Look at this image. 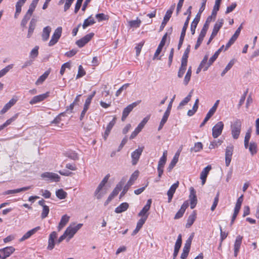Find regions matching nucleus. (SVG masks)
<instances>
[{
    "mask_svg": "<svg viewBox=\"0 0 259 259\" xmlns=\"http://www.w3.org/2000/svg\"><path fill=\"white\" fill-rule=\"evenodd\" d=\"M178 161V160H177L176 157H173L171 161L170 162L167 167V170L168 171H170L172 170V169L174 167V166L176 165Z\"/></svg>",
    "mask_w": 259,
    "mask_h": 259,
    "instance_id": "nucleus-58",
    "label": "nucleus"
},
{
    "mask_svg": "<svg viewBox=\"0 0 259 259\" xmlns=\"http://www.w3.org/2000/svg\"><path fill=\"white\" fill-rule=\"evenodd\" d=\"M141 21L140 19H137L135 20H132L128 22L129 25L131 27L138 28L140 26Z\"/></svg>",
    "mask_w": 259,
    "mask_h": 259,
    "instance_id": "nucleus-47",
    "label": "nucleus"
},
{
    "mask_svg": "<svg viewBox=\"0 0 259 259\" xmlns=\"http://www.w3.org/2000/svg\"><path fill=\"white\" fill-rule=\"evenodd\" d=\"M18 117V114H16L12 117L11 118L8 119L4 124L3 126L5 127L10 124L12 122L14 121Z\"/></svg>",
    "mask_w": 259,
    "mask_h": 259,
    "instance_id": "nucleus-59",
    "label": "nucleus"
},
{
    "mask_svg": "<svg viewBox=\"0 0 259 259\" xmlns=\"http://www.w3.org/2000/svg\"><path fill=\"white\" fill-rule=\"evenodd\" d=\"M179 185V181H177L176 183H174L167 192V195L168 196V202H170L171 201L173 195L175 193L176 189L178 188Z\"/></svg>",
    "mask_w": 259,
    "mask_h": 259,
    "instance_id": "nucleus-17",
    "label": "nucleus"
},
{
    "mask_svg": "<svg viewBox=\"0 0 259 259\" xmlns=\"http://www.w3.org/2000/svg\"><path fill=\"white\" fill-rule=\"evenodd\" d=\"M206 34L200 32L199 35L198 36L196 44L195 46V49L196 50L198 48V47L200 46L202 41L203 40V38Z\"/></svg>",
    "mask_w": 259,
    "mask_h": 259,
    "instance_id": "nucleus-49",
    "label": "nucleus"
},
{
    "mask_svg": "<svg viewBox=\"0 0 259 259\" xmlns=\"http://www.w3.org/2000/svg\"><path fill=\"white\" fill-rule=\"evenodd\" d=\"M196 218V214L194 212L189 215L187 220V223L186 225V228H189L192 226V225L194 223Z\"/></svg>",
    "mask_w": 259,
    "mask_h": 259,
    "instance_id": "nucleus-39",
    "label": "nucleus"
},
{
    "mask_svg": "<svg viewBox=\"0 0 259 259\" xmlns=\"http://www.w3.org/2000/svg\"><path fill=\"white\" fill-rule=\"evenodd\" d=\"M189 20H190V17H187V19H186V21H185V22L184 23L183 27L182 28L181 34L185 35L186 31L187 28L188 27V24H189Z\"/></svg>",
    "mask_w": 259,
    "mask_h": 259,
    "instance_id": "nucleus-62",
    "label": "nucleus"
},
{
    "mask_svg": "<svg viewBox=\"0 0 259 259\" xmlns=\"http://www.w3.org/2000/svg\"><path fill=\"white\" fill-rule=\"evenodd\" d=\"M169 114H170V112H168L166 111H165V112L163 115V117L160 121L159 127L158 128V131H160L162 128L163 125L167 121V119L169 116Z\"/></svg>",
    "mask_w": 259,
    "mask_h": 259,
    "instance_id": "nucleus-32",
    "label": "nucleus"
},
{
    "mask_svg": "<svg viewBox=\"0 0 259 259\" xmlns=\"http://www.w3.org/2000/svg\"><path fill=\"white\" fill-rule=\"evenodd\" d=\"M107 193L106 189L104 187L98 185L94 192V196L98 200L101 199Z\"/></svg>",
    "mask_w": 259,
    "mask_h": 259,
    "instance_id": "nucleus-14",
    "label": "nucleus"
},
{
    "mask_svg": "<svg viewBox=\"0 0 259 259\" xmlns=\"http://www.w3.org/2000/svg\"><path fill=\"white\" fill-rule=\"evenodd\" d=\"M70 64L69 62H66V63H64L61 67V69H60V73L62 75H63V74L64 73V72L65 71V69L66 68H69L70 69Z\"/></svg>",
    "mask_w": 259,
    "mask_h": 259,
    "instance_id": "nucleus-60",
    "label": "nucleus"
},
{
    "mask_svg": "<svg viewBox=\"0 0 259 259\" xmlns=\"http://www.w3.org/2000/svg\"><path fill=\"white\" fill-rule=\"evenodd\" d=\"M27 0H18L16 4V12L15 16L19 15L21 12L22 7L24 5Z\"/></svg>",
    "mask_w": 259,
    "mask_h": 259,
    "instance_id": "nucleus-30",
    "label": "nucleus"
},
{
    "mask_svg": "<svg viewBox=\"0 0 259 259\" xmlns=\"http://www.w3.org/2000/svg\"><path fill=\"white\" fill-rule=\"evenodd\" d=\"M190 51V46L189 45L185 51V52L182 56L181 62L187 63V59L188 55Z\"/></svg>",
    "mask_w": 259,
    "mask_h": 259,
    "instance_id": "nucleus-42",
    "label": "nucleus"
},
{
    "mask_svg": "<svg viewBox=\"0 0 259 259\" xmlns=\"http://www.w3.org/2000/svg\"><path fill=\"white\" fill-rule=\"evenodd\" d=\"M94 36V33L93 32L90 33L85 35L84 37L76 41V45L79 48H82L89 42L93 37Z\"/></svg>",
    "mask_w": 259,
    "mask_h": 259,
    "instance_id": "nucleus-7",
    "label": "nucleus"
},
{
    "mask_svg": "<svg viewBox=\"0 0 259 259\" xmlns=\"http://www.w3.org/2000/svg\"><path fill=\"white\" fill-rule=\"evenodd\" d=\"M143 147L139 148L133 151L131 154L132 157V163L133 165H135L137 164L140 156L143 151Z\"/></svg>",
    "mask_w": 259,
    "mask_h": 259,
    "instance_id": "nucleus-8",
    "label": "nucleus"
},
{
    "mask_svg": "<svg viewBox=\"0 0 259 259\" xmlns=\"http://www.w3.org/2000/svg\"><path fill=\"white\" fill-rule=\"evenodd\" d=\"M140 103V101L135 102L124 108L121 117V120L124 121L133 109Z\"/></svg>",
    "mask_w": 259,
    "mask_h": 259,
    "instance_id": "nucleus-6",
    "label": "nucleus"
},
{
    "mask_svg": "<svg viewBox=\"0 0 259 259\" xmlns=\"http://www.w3.org/2000/svg\"><path fill=\"white\" fill-rule=\"evenodd\" d=\"M224 48V46L223 45L218 51L215 52L214 55L209 60V65H211L214 62Z\"/></svg>",
    "mask_w": 259,
    "mask_h": 259,
    "instance_id": "nucleus-36",
    "label": "nucleus"
},
{
    "mask_svg": "<svg viewBox=\"0 0 259 259\" xmlns=\"http://www.w3.org/2000/svg\"><path fill=\"white\" fill-rule=\"evenodd\" d=\"M13 67V65L10 64L2 69L0 71V78L4 76Z\"/></svg>",
    "mask_w": 259,
    "mask_h": 259,
    "instance_id": "nucleus-51",
    "label": "nucleus"
},
{
    "mask_svg": "<svg viewBox=\"0 0 259 259\" xmlns=\"http://www.w3.org/2000/svg\"><path fill=\"white\" fill-rule=\"evenodd\" d=\"M57 233L55 231H53L50 234L48 240V249L52 250L54 248L55 246V240L57 238Z\"/></svg>",
    "mask_w": 259,
    "mask_h": 259,
    "instance_id": "nucleus-18",
    "label": "nucleus"
},
{
    "mask_svg": "<svg viewBox=\"0 0 259 259\" xmlns=\"http://www.w3.org/2000/svg\"><path fill=\"white\" fill-rule=\"evenodd\" d=\"M115 122H116V118L114 117L113 118V119L107 125L106 130H105V132L103 135V138L105 140H106L108 136H109V135L111 132V129L114 125Z\"/></svg>",
    "mask_w": 259,
    "mask_h": 259,
    "instance_id": "nucleus-19",
    "label": "nucleus"
},
{
    "mask_svg": "<svg viewBox=\"0 0 259 259\" xmlns=\"http://www.w3.org/2000/svg\"><path fill=\"white\" fill-rule=\"evenodd\" d=\"M41 177L43 178L54 181L55 182H59L60 179L58 175L55 173L49 172L42 173L41 175Z\"/></svg>",
    "mask_w": 259,
    "mask_h": 259,
    "instance_id": "nucleus-15",
    "label": "nucleus"
},
{
    "mask_svg": "<svg viewBox=\"0 0 259 259\" xmlns=\"http://www.w3.org/2000/svg\"><path fill=\"white\" fill-rule=\"evenodd\" d=\"M237 37L233 35L231 38L230 39L228 43L226 44L225 50H227L230 46L233 45L237 39Z\"/></svg>",
    "mask_w": 259,
    "mask_h": 259,
    "instance_id": "nucleus-57",
    "label": "nucleus"
},
{
    "mask_svg": "<svg viewBox=\"0 0 259 259\" xmlns=\"http://www.w3.org/2000/svg\"><path fill=\"white\" fill-rule=\"evenodd\" d=\"M243 236L241 235H238L235 239L234 244V255L236 257L239 251L241 245L242 244Z\"/></svg>",
    "mask_w": 259,
    "mask_h": 259,
    "instance_id": "nucleus-13",
    "label": "nucleus"
},
{
    "mask_svg": "<svg viewBox=\"0 0 259 259\" xmlns=\"http://www.w3.org/2000/svg\"><path fill=\"white\" fill-rule=\"evenodd\" d=\"M49 93L47 92L45 94L39 95L33 97L32 99L29 101V103L31 105L35 104L37 103L41 102L45 100L49 97Z\"/></svg>",
    "mask_w": 259,
    "mask_h": 259,
    "instance_id": "nucleus-11",
    "label": "nucleus"
},
{
    "mask_svg": "<svg viewBox=\"0 0 259 259\" xmlns=\"http://www.w3.org/2000/svg\"><path fill=\"white\" fill-rule=\"evenodd\" d=\"M85 74V72L82 66L81 65H79L78 67V73H77V74L76 77V79H78L80 77H82Z\"/></svg>",
    "mask_w": 259,
    "mask_h": 259,
    "instance_id": "nucleus-56",
    "label": "nucleus"
},
{
    "mask_svg": "<svg viewBox=\"0 0 259 259\" xmlns=\"http://www.w3.org/2000/svg\"><path fill=\"white\" fill-rule=\"evenodd\" d=\"M145 218L140 219L138 221V222L137 224L136 228L133 231V232L132 234V235L135 236V235H136L138 233V232L140 231V230L142 228L143 225L145 224Z\"/></svg>",
    "mask_w": 259,
    "mask_h": 259,
    "instance_id": "nucleus-29",
    "label": "nucleus"
},
{
    "mask_svg": "<svg viewBox=\"0 0 259 259\" xmlns=\"http://www.w3.org/2000/svg\"><path fill=\"white\" fill-rule=\"evenodd\" d=\"M95 94H96V92L94 91L92 94L90 95L88 97L87 99L85 100V103L84 104V106L89 107L91 103V101H92V99L93 98V97H94Z\"/></svg>",
    "mask_w": 259,
    "mask_h": 259,
    "instance_id": "nucleus-55",
    "label": "nucleus"
},
{
    "mask_svg": "<svg viewBox=\"0 0 259 259\" xmlns=\"http://www.w3.org/2000/svg\"><path fill=\"white\" fill-rule=\"evenodd\" d=\"M223 24V20L221 19L219 20L214 24V26L213 27L212 32L211 33H212L213 35H217L218 32L220 30V28L222 27Z\"/></svg>",
    "mask_w": 259,
    "mask_h": 259,
    "instance_id": "nucleus-27",
    "label": "nucleus"
},
{
    "mask_svg": "<svg viewBox=\"0 0 259 259\" xmlns=\"http://www.w3.org/2000/svg\"><path fill=\"white\" fill-rule=\"evenodd\" d=\"M62 32V28L61 27H58L55 29L49 42V46L52 47L57 44L61 36Z\"/></svg>",
    "mask_w": 259,
    "mask_h": 259,
    "instance_id": "nucleus-4",
    "label": "nucleus"
},
{
    "mask_svg": "<svg viewBox=\"0 0 259 259\" xmlns=\"http://www.w3.org/2000/svg\"><path fill=\"white\" fill-rule=\"evenodd\" d=\"M139 175V170H135L131 175L130 180L127 184L123 187L122 191L120 194L119 198L122 197L125 193L127 192L130 187L134 184V182L137 179Z\"/></svg>",
    "mask_w": 259,
    "mask_h": 259,
    "instance_id": "nucleus-1",
    "label": "nucleus"
},
{
    "mask_svg": "<svg viewBox=\"0 0 259 259\" xmlns=\"http://www.w3.org/2000/svg\"><path fill=\"white\" fill-rule=\"evenodd\" d=\"M15 250V248L12 246L6 247L0 249V258H6L12 254Z\"/></svg>",
    "mask_w": 259,
    "mask_h": 259,
    "instance_id": "nucleus-9",
    "label": "nucleus"
},
{
    "mask_svg": "<svg viewBox=\"0 0 259 259\" xmlns=\"http://www.w3.org/2000/svg\"><path fill=\"white\" fill-rule=\"evenodd\" d=\"M167 33H166L162 37V39L160 41V44H159L158 48H157L156 52L154 54V57L153 59H155L158 55L160 54V52H161V50L162 49V48L165 45L166 37H167Z\"/></svg>",
    "mask_w": 259,
    "mask_h": 259,
    "instance_id": "nucleus-16",
    "label": "nucleus"
},
{
    "mask_svg": "<svg viewBox=\"0 0 259 259\" xmlns=\"http://www.w3.org/2000/svg\"><path fill=\"white\" fill-rule=\"evenodd\" d=\"M128 207L129 205L127 202H123L115 208V212L117 213H121L126 210Z\"/></svg>",
    "mask_w": 259,
    "mask_h": 259,
    "instance_id": "nucleus-28",
    "label": "nucleus"
},
{
    "mask_svg": "<svg viewBox=\"0 0 259 259\" xmlns=\"http://www.w3.org/2000/svg\"><path fill=\"white\" fill-rule=\"evenodd\" d=\"M49 211H50V209H49V207L48 206H47V205L44 206L43 208H42V212L41 214V219H43L46 218L48 216Z\"/></svg>",
    "mask_w": 259,
    "mask_h": 259,
    "instance_id": "nucleus-53",
    "label": "nucleus"
},
{
    "mask_svg": "<svg viewBox=\"0 0 259 259\" xmlns=\"http://www.w3.org/2000/svg\"><path fill=\"white\" fill-rule=\"evenodd\" d=\"M187 66V63L181 62V66L178 72V77L179 78H182L186 70Z\"/></svg>",
    "mask_w": 259,
    "mask_h": 259,
    "instance_id": "nucleus-33",
    "label": "nucleus"
},
{
    "mask_svg": "<svg viewBox=\"0 0 259 259\" xmlns=\"http://www.w3.org/2000/svg\"><path fill=\"white\" fill-rule=\"evenodd\" d=\"M223 143V141L221 140H215L210 143L209 146V148L211 149H214L216 147H218L219 146L221 145L222 143Z\"/></svg>",
    "mask_w": 259,
    "mask_h": 259,
    "instance_id": "nucleus-50",
    "label": "nucleus"
},
{
    "mask_svg": "<svg viewBox=\"0 0 259 259\" xmlns=\"http://www.w3.org/2000/svg\"><path fill=\"white\" fill-rule=\"evenodd\" d=\"M56 195L60 199H64L66 197L67 194L63 189H60L56 191Z\"/></svg>",
    "mask_w": 259,
    "mask_h": 259,
    "instance_id": "nucleus-41",
    "label": "nucleus"
},
{
    "mask_svg": "<svg viewBox=\"0 0 259 259\" xmlns=\"http://www.w3.org/2000/svg\"><path fill=\"white\" fill-rule=\"evenodd\" d=\"M194 237V234H192L190 237L188 238V239L186 240L185 245L184 246V248H186L187 249H190V247L192 243V241L193 239V238Z\"/></svg>",
    "mask_w": 259,
    "mask_h": 259,
    "instance_id": "nucleus-52",
    "label": "nucleus"
},
{
    "mask_svg": "<svg viewBox=\"0 0 259 259\" xmlns=\"http://www.w3.org/2000/svg\"><path fill=\"white\" fill-rule=\"evenodd\" d=\"M211 169V166L208 165L206 167H205L201 171V174H200V179L202 180V185H203L205 184L207 175L208 174V173Z\"/></svg>",
    "mask_w": 259,
    "mask_h": 259,
    "instance_id": "nucleus-20",
    "label": "nucleus"
},
{
    "mask_svg": "<svg viewBox=\"0 0 259 259\" xmlns=\"http://www.w3.org/2000/svg\"><path fill=\"white\" fill-rule=\"evenodd\" d=\"M39 0H33L29 5V9L27 10L25 16H31L34 12Z\"/></svg>",
    "mask_w": 259,
    "mask_h": 259,
    "instance_id": "nucleus-22",
    "label": "nucleus"
},
{
    "mask_svg": "<svg viewBox=\"0 0 259 259\" xmlns=\"http://www.w3.org/2000/svg\"><path fill=\"white\" fill-rule=\"evenodd\" d=\"M231 134L234 139L239 138L241 129V122L240 119H236L231 125Z\"/></svg>",
    "mask_w": 259,
    "mask_h": 259,
    "instance_id": "nucleus-2",
    "label": "nucleus"
},
{
    "mask_svg": "<svg viewBox=\"0 0 259 259\" xmlns=\"http://www.w3.org/2000/svg\"><path fill=\"white\" fill-rule=\"evenodd\" d=\"M192 94H193V91H191L189 94L188 95V96L185 97L181 102L179 104L178 107V109H181L182 108V107L186 105L191 100V97H192Z\"/></svg>",
    "mask_w": 259,
    "mask_h": 259,
    "instance_id": "nucleus-25",
    "label": "nucleus"
},
{
    "mask_svg": "<svg viewBox=\"0 0 259 259\" xmlns=\"http://www.w3.org/2000/svg\"><path fill=\"white\" fill-rule=\"evenodd\" d=\"M40 227L38 226L32 229L31 230L28 231L23 236V237L20 239V241H23L29 238L30 236L35 234L37 231L40 230Z\"/></svg>",
    "mask_w": 259,
    "mask_h": 259,
    "instance_id": "nucleus-21",
    "label": "nucleus"
},
{
    "mask_svg": "<svg viewBox=\"0 0 259 259\" xmlns=\"http://www.w3.org/2000/svg\"><path fill=\"white\" fill-rule=\"evenodd\" d=\"M124 183V181L123 180H121L116 186L115 188L113 189V191L111 193V194L114 197L117 195L119 191L121 190L123 185Z\"/></svg>",
    "mask_w": 259,
    "mask_h": 259,
    "instance_id": "nucleus-26",
    "label": "nucleus"
},
{
    "mask_svg": "<svg viewBox=\"0 0 259 259\" xmlns=\"http://www.w3.org/2000/svg\"><path fill=\"white\" fill-rule=\"evenodd\" d=\"M192 74V70H191V67H189V69L187 70V72L185 75V76L184 77V79L183 81V83L185 85H187L191 78Z\"/></svg>",
    "mask_w": 259,
    "mask_h": 259,
    "instance_id": "nucleus-38",
    "label": "nucleus"
},
{
    "mask_svg": "<svg viewBox=\"0 0 259 259\" xmlns=\"http://www.w3.org/2000/svg\"><path fill=\"white\" fill-rule=\"evenodd\" d=\"M208 58V55H205L203 60H202V61L201 62V63L199 65H200V67H203V71H204L207 70V69L208 68V67L211 65H209V62L208 63H207Z\"/></svg>",
    "mask_w": 259,
    "mask_h": 259,
    "instance_id": "nucleus-34",
    "label": "nucleus"
},
{
    "mask_svg": "<svg viewBox=\"0 0 259 259\" xmlns=\"http://www.w3.org/2000/svg\"><path fill=\"white\" fill-rule=\"evenodd\" d=\"M190 251V249H187L186 248H184L183 249V252L181 255V259H186L188 255L189 252Z\"/></svg>",
    "mask_w": 259,
    "mask_h": 259,
    "instance_id": "nucleus-64",
    "label": "nucleus"
},
{
    "mask_svg": "<svg viewBox=\"0 0 259 259\" xmlns=\"http://www.w3.org/2000/svg\"><path fill=\"white\" fill-rule=\"evenodd\" d=\"M182 243V235L179 234L178 236V238L177 239L175 245L174 250L179 251V249L181 247Z\"/></svg>",
    "mask_w": 259,
    "mask_h": 259,
    "instance_id": "nucleus-43",
    "label": "nucleus"
},
{
    "mask_svg": "<svg viewBox=\"0 0 259 259\" xmlns=\"http://www.w3.org/2000/svg\"><path fill=\"white\" fill-rule=\"evenodd\" d=\"M70 217L67 214L63 215L58 226V231H60L69 222Z\"/></svg>",
    "mask_w": 259,
    "mask_h": 259,
    "instance_id": "nucleus-24",
    "label": "nucleus"
},
{
    "mask_svg": "<svg viewBox=\"0 0 259 259\" xmlns=\"http://www.w3.org/2000/svg\"><path fill=\"white\" fill-rule=\"evenodd\" d=\"M219 193L218 192L217 194V195L214 199L213 204L211 207V210L212 211H213L215 209V208L218 204V202H219Z\"/></svg>",
    "mask_w": 259,
    "mask_h": 259,
    "instance_id": "nucleus-61",
    "label": "nucleus"
},
{
    "mask_svg": "<svg viewBox=\"0 0 259 259\" xmlns=\"http://www.w3.org/2000/svg\"><path fill=\"white\" fill-rule=\"evenodd\" d=\"M233 146H227L225 152V163L226 165L228 166L231 162V158L233 154Z\"/></svg>",
    "mask_w": 259,
    "mask_h": 259,
    "instance_id": "nucleus-12",
    "label": "nucleus"
},
{
    "mask_svg": "<svg viewBox=\"0 0 259 259\" xmlns=\"http://www.w3.org/2000/svg\"><path fill=\"white\" fill-rule=\"evenodd\" d=\"M50 74V71L48 70L45 72V73L41 75L36 80L35 84L36 85H39L41 84L48 77Z\"/></svg>",
    "mask_w": 259,
    "mask_h": 259,
    "instance_id": "nucleus-35",
    "label": "nucleus"
},
{
    "mask_svg": "<svg viewBox=\"0 0 259 259\" xmlns=\"http://www.w3.org/2000/svg\"><path fill=\"white\" fill-rule=\"evenodd\" d=\"M51 30L52 29L49 26L44 28L41 34V38L43 41H46L49 39Z\"/></svg>",
    "mask_w": 259,
    "mask_h": 259,
    "instance_id": "nucleus-23",
    "label": "nucleus"
},
{
    "mask_svg": "<svg viewBox=\"0 0 259 259\" xmlns=\"http://www.w3.org/2000/svg\"><path fill=\"white\" fill-rule=\"evenodd\" d=\"M215 112H213L211 110H209L208 113H207L205 118L204 119L203 122L200 125V127H201L203 126L206 122L211 118V117L214 114Z\"/></svg>",
    "mask_w": 259,
    "mask_h": 259,
    "instance_id": "nucleus-45",
    "label": "nucleus"
},
{
    "mask_svg": "<svg viewBox=\"0 0 259 259\" xmlns=\"http://www.w3.org/2000/svg\"><path fill=\"white\" fill-rule=\"evenodd\" d=\"M143 45H144V42H141L139 43L135 47L137 56H139V54H140L141 49H142Z\"/></svg>",
    "mask_w": 259,
    "mask_h": 259,
    "instance_id": "nucleus-63",
    "label": "nucleus"
},
{
    "mask_svg": "<svg viewBox=\"0 0 259 259\" xmlns=\"http://www.w3.org/2000/svg\"><path fill=\"white\" fill-rule=\"evenodd\" d=\"M38 46H35L30 52V57L32 58H35L38 54Z\"/></svg>",
    "mask_w": 259,
    "mask_h": 259,
    "instance_id": "nucleus-54",
    "label": "nucleus"
},
{
    "mask_svg": "<svg viewBox=\"0 0 259 259\" xmlns=\"http://www.w3.org/2000/svg\"><path fill=\"white\" fill-rule=\"evenodd\" d=\"M256 144L254 142H251L249 146V150L252 155H253L256 153Z\"/></svg>",
    "mask_w": 259,
    "mask_h": 259,
    "instance_id": "nucleus-48",
    "label": "nucleus"
},
{
    "mask_svg": "<svg viewBox=\"0 0 259 259\" xmlns=\"http://www.w3.org/2000/svg\"><path fill=\"white\" fill-rule=\"evenodd\" d=\"M235 63V60L234 59L231 60L230 62L228 64V65L226 66L225 68L222 71L221 73V76H223L233 66Z\"/></svg>",
    "mask_w": 259,
    "mask_h": 259,
    "instance_id": "nucleus-44",
    "label": "nucleus"
},
{
    "mask_svg": "<svg viewBox=\"0 0 259 259\" xmlns=\"http://www.w3.org/2000/svg\"><path fill=\"white\" fill-rule=\"evenodd\" d=\"M203 145L201 142L196 143L193 147L191 148V151H194L195 152H197L200 151L201 149H202Z\"/></svg>",
    "mask_w": 259,
    "mask_h": 259,
    "instance_id": "nucleus-46",
    "label": "nucleus"
},
{
    "mask_svg": "<svg viewBox=\"0 0 259 259\" xmlns=\"http://www.w3.org/2000/svg\"><path fill=\"white\" fill-rule=\"evenodd\" d=\"M95 23V21L92 17H88L86 19L82 24V27L83 29L86 28L88 26H89Z\"/></svg>",
    "mask_w": 259,
    "mask_h": 259,
    "instance_id": "nucleus-40",
    "label": "nucleus"
},
{
    "mask_svg": "<svg viewBox=\"0 0 259 259\" xmlns=\"http://www.w3.org/2000/svg\"><path fill=\"white\" fill-rule=\"evenodd\" d=\"M74 1V0H60L59 2V4L61 5L65 3L64 10V11H66L69 9Z\"/></svg>",
    "mask_w": 259,
    "mask_h": 259,
    "instance_id": "nucleus-37",
    "label": "nucleus"
},
{
    "mask_svg": "<svg viewBox=\"0 0 259 259\" xmlns=\"http://www.w3.org/2000/svg\"><path fill=\"white\" fill-rule=\"evenodd\" d=\"M36 22V21L35 19H32L31 20L27 35V38H30L31 36L35 27Z\"/></svg>",
    "mask_w": 259,
    "mask_h": 259,
    "instance_id": "nucleus-31",
    "label": "nucleus"
},
{
    "mask_svg": "<svg viewBox=\"0 0 259 259\" xmlns=\"http://www.w3.org/2000/svg\"><path fill=\"white\" fill-rule=\"evenodd\" d=\"M190 190L189 199L190 201V207L191 209H193L197 204V199L194 189L193 187H191Z\"/></svg>",
    "mask_w": 259,
    "mask_h": 259,
    "instance_id": "nucleus-10",
    "label": "nucleus"
},
{
    "mask_svg": "<svg viewBox=\"0 0 259 259\" xmlns=\"http://www.w3.org/2000/svg\"><path fill=\"white\" fill-rule=\"evenodd\" d=\"M224 126L223 122L222 121H219L212 127V135L214 138H217L222 134Z\"/></svg>",
    "mask_w": 259,
    "mask_h": 259,
    "instance_id": "nucleus-5",
    "label": "nucleus"
},
{
    "mask_svg": "<svg viewBox=\"0 0 259 259\" xmlns=\"http://www.w3.org/2000/svg\"><path fill=\"white\" fill-rule=\"evenodd\" d=\"M82 226L83 224L80 223L74 226L70 225L66 228L64 233L67 237L68 241L74 236L77 231L79 230Z\"/></svg>",
    "mask_w": 259,
    "mask_h": 259,
    "instance_id": "nucleus-3",
    "label": "nucleus"
}]
</instances>
